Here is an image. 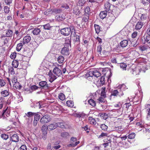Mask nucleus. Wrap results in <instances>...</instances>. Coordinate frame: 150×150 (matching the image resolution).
I'll return each mask as SVG.
<instances>
[{"instance_id":"f257e3e1","label":"nucleus","mask_w":150,"mask_h":150,"mask_svg":"<svg viewBox=\"0 0 150 150\" xmlns=\"http://www.w3.org/2000/svg\"><path fill=\"white\" fill-rule=\"evenodd\" d=\"M53 72L54 74H53L50 71L48 73V75L50 77V81L51 82H53L57 78L56 76H59L62 74L61 70L57 67H55L54 69Z\"/></svg>"},{"instance_id":"f03ea898","label":"nucleus","mask_w":150,"mask_h":150,"mask_svg":"<svg viewBox=\"0 0 150 150\" xmlns=\"http://www.w3.org/2000/svg\"><path fill=\"white\" fill-rule=\"evenodd\" d=\"M101 75V74L96 69H91L88 71L86 74V76L89 80L92 81L93 76L97 78Z\"/></svg>"},{"instance_id":"7ed1b4c3","label":"nucleus","mask_w":150,"mask_h":150,"mask_svg":"<svg viewBox=\"0 0 150 150\" xmlns=\"http://www.w3.org/2000/svg\"><path fill=\"white\" fill-rule=\"evenodd\" d=\"M125 85H122L120 88L114 90H112L111 92V96L120 97L123 96L124 93L123 92V90L124 88L125 87Z\"/></svg>"},{"instance_id":"20e7f679","label":"nucleus","mask_w":150,"mask_h":150,"mask_svg":"<svg viewBox=\"0 0 150 150\" xmlns=\"http://www.w3.org/2000/svg\"><path fill=\"white\" fill-rule=\"evenodd\" d=\"M113 57L111 60V62L113 63L119 64L122 59V56L119 54L114 53Z\"/></svg>"},{"instance_id":"39448f33","label":"nucleus","mask_w":150,"mask_h":150,"mask_svg":"<svg viewBox=\"0 0 150 150\" xmlns=\"http://www.w3.org/2000/svg\"><path fill=\"white\" fill-rule=\"evenodd\" d=\"M141 14L139 20L144 24L148 23L149 22V17L146 13H142Z\"/></svg>"},{"instance_id":"423d86ee","label":"nucleus","mask_w":150,"mask_h":150,"mask_svg":"<svg viewBox=\"0 0 150 150\" xmlns=\"http://www.w3.org/2000/svg\"><path fill=\"white\" fill-rule=\"evenodd\" d=\"M145 67V69L143 70V67H142V68H141L139 67H136L134 69H132V73L133 74L134 76L139 75L142 71H143L144 72H145V70L147 69V68L146 67Z\"/></svg>"},{"instance_id":"0eeeda50","label":"nucleus","mask_w":150,"mask_h":150,"mask_svg":"<svg viewBox=\"0 0 150 150\" xmlns=\"http://www.w3.org/2000/svg\"><path fill=\"white\" fill-rule=\"evenodd\" d=\"M51 118L50 115L46 114L44 115L41 118L40 122L42 124H46L50 122Z\"/></svg>"},{"instance_id":"6e6552de","label":"nucleus","mask_w":150,"mask_h":150,"mask_svg":"<svg viewBox=\"0 0 150 150\" xmlns=\"http://www.w3.org/2000/svg\"><path fill=\"white\" fill-rule=\"evenodd\" d=\"M77 139L76 137H72L70 139V144L68 145V146L74 147L80 143V142L77 141Z\"/></svg>"},{"instance_id":"1a4fd4ad","label":"nucleus","mask_w":150,"mask_h":150,"mask_svg":"<svg viewBox=\"0 0 150 150\" xmlns=\"http://www.w3.org/2000/svg\"><path fill=\"white\" fill-rule=\"evenodd\" d=\"M60 32L61 34L65 36H67L70 34V30L68 28H65L61 29Z\"/></svg>"},{"instance_id":"9d476101","label":"nucleus","mask_w":150,"mask_h":150,"mask_svg":"<svg viewBox=\"0 0 150 150\" xmlns=\"http://www.w3.org/2000/svg\"><path fill=\"white\" fill-rule=\"evenodd\" d=\"M22 59L21 60L17 59V60H13L12 63L13 67L15 68H17L19 62L20 64H21V63H22V62H23Z\"/></svg>"},{"instance_id":"9b49d317","label":"nucleus","mask_w":150,"mask_h":150,"mask_svg":"<svg viewBox=\"0 0 150 150\" xmlns=\"http://www.w3.org/2000/svg\"><path fill=\"white\" fill-rule=\"evenodd\" d=\"M39 84L40 86L46 89H48L49 87V85L47 84V82L45 81H40L39 83Z\"/></svg>"},{"instance_id":"f8f14e48","label":"nucleus","mask_w":150,"mask_h":150,"mask_svg":"<svg viewBox=\"0 0 150 150\" xmlns=\"http://www.w3.org/2000/svg\"><path fill=\"white\" fill-rule=\"evenodd\" d=\"M69 50L68 48L65 47L62 49L61 53L64 55H68L69 54Z\"/></svg>"},{"instance_id":"ddd939ff","label":"nucleus","mask_w":150,"mask_h":150,"mask_svg":"<svg viewBox=\"0 0 150 150\" xmlns=\"http://www.w3.org/2000/svg\"><path fill=\"white\" fill-rule=\"evenodd\" d=\"M25 56L28 57H30L33 54L32 50L28 49L25 50L24 52Z\"/></svg>"},{"instance_id":"4468645a","label":"nucleus","mask_w":150,"mask_h":150,"mask_svg":"<svg viewBox=\"0 0 150 150\" xmlns=\"http://www.w3.org/2000/svg\"><path fill=\"white\" fill-rule=\"evenodd\" d=\"M10 140L12 142H16L18 141L19 137L17 134H13L10 137Z\"/></svg>"},{"instance_id":"2eb2a0df","label":"nucleus","mask_w":150,"mask_h":150,"mask_svg":"<svg viewBox=\"0 0 150 150\" xmlns=\"http://www.w3.org/2000/svg\"><path fill=\"white\" fill-rule=\"evenodd\" d=\"M31 37L29 36H26L24 37L23 39V44L28 43L30 41Z\"/></svg>"},{"instance_id":"dca6fc26","label":"nucleus","mask_w":150,"mask_h":150,"mask_svg":"<svg viewBox=\"0 0 150 150\" xmlns=\"http://www.w3.org/2000/svg\"><path fill=\"white\" fill-rule=\"evenodd\" d=\"M144 24L141 21L138 22L135 25L136 30H139L142 28Z\"/></svg>"},{"instance_id":"f3484780","label":"nucleus","mask_w":150,"mask_h":150,"mask_svg":"<svg viewBox=\"0 0 150 150\" xmlns=\"http://www.w3.org/2000/svg\"><path fill=\"white\" fill-rule=\"evenodd\" d=\"M55 18L58 21H60L64 20L65 19V16L64 14L57 15Z\"/></svg>"},{"instance_id":"a211bd4d","label":"nucleus","mask_w":150,"mask_h":150,"mask_svg":"<svg viewBox=\"0 0 150 150\" xmlns=\"http://www.w3.org/2000/svg\"><path fill=\"white\" fill-rule=\"evenodd\" d=\"M1 96L6 97L9 95V92L8 89V90H4L2 91L1 92Z\"/></svg>"},{"instance_id":"6ab92c4d","label":"nucleus","mask_w":150,"mask_h":150,"mask_svg":"<svg viewBox=\"0 0 150 150\" xmlns=\"http://www.w3.org/2000/svg\"><path fill=\"white\" fill-rule=\"evenodd\" d=\"M57 127L56 123L51 124L47 126V128L50 130H54Z\"/></svg>"},{"instance_id":"aec40b11","label":"nucleus","mask_w":150,"mask_h":150,"mask_svg":"<svg viewBox=\"0 0 150 150\" xmlns=\"http://www.w3.org/2000/svg\"><path fill=\"white\" fill-rule=\"evenodd\" d=\"M1 41L2 44H7L8 42L7 39L6 37L4 36H1L0 38V42ZM1 42H0V43Z\"/></svg>"},{"instance_id":"412c9836","label":"nucleus","mask_w":150,"mask_h":150,"mask_svg":"<svg viewBox=\"0 0 150 150\" xmlns=\"http://www.w3.org/2000/svg\"><path fill=\"white\" fill-rule=\"evenodd\" d=\"M149 48V46L147 45H141L139 47V49L142 52L146 51Z\"/></svg>"},{"instance_id":"4be33fe9","label":"nucleus","mask_w":150,"mask_h":150,"mask_svg":"<svg viewBox=\"0 0 150 150\" xmlns=\"http://www.w3.org/2000/svg\"><path fill=\"white\" fill-rule=\"evenodd\" d=\"M128 44V41L127 40H124L121 41L120 43V46L122 47H126Z\"/></svg>"},{"instance_id":"5701e85b","label":"nucleus","mask_w":150,"mask_h":150,"mask_svg":"<svg viewBox=\"0 0 150 150\" xmlns=\"http://www.w3.org/2000/svg\"><path fill=\"white\" fill-rule=\"evenodd\" d=\"M81 12L78 7L75 6L74 8L73 13L74 14L77 15H79Z\"/></svg>"},{"instance_id":"b1692460","label":"nucleus","mask_w":150,"mask_h":150,"mask_svg":"<svg viewBox=\"0 0 150 150\" xmlns=\"http://www.w3.org/2000/svg\"><path fill=\"white\" fill-rule=\"evenodd\" d=\"M88 121L90 124L93 125H95L96 123L95 119L92 117H89Z\"/></svg>"},{"instance_id":"393cba45","label":"nucleus","mask_w":150,"mask_h":150,"mask_svg":"<svg viewBox=\"0 0 150 150\" xmlns=\"http://www.w3.org/2000/svg\"><path fill=\"white\" fill-rule=\"evenodd\" d=\"M7 150H14L15 148V146L12 143L7 145L6 147Z\"/></svg>"},{"instance_id":"a878e982","label":"nucleus","mask_w":150,"mask_h":150,"mask_svg":"<svg viewBox=\"0 0 150 150\" xmlns=\"http://www.w3.org/2000/svg\"><path fill=\"white\" fill-rule=\"evenodd\" d=\"M40 32L41 30L40 29L35 28L32 31V33L34 35H38L40 34Z\"/></svg>"},{"instance_id":"bb28decb","label":"nucleus","mask_w":150,"mask_h":150,"mask_svg":"<svg viewBox=\"0 0 150 150\" xmlns=\"http://www.w3.org/2000/svg\"><path fill=\"white\" fill-rule=\"evenodd\" d=\"M111 5L109 2H107L105 4V10L107 11H109L110 10Z\"/></svg>"},{"instance_id":"cd10ccee","label":"nucleus","mask_w":150,"mask_h":150,"mask_svg":"<svg viewBox=\"0 0 150 150\" xmlns=\"http://www.w3.org/2000/svg\"><path fill=\"white\" fill-rule=\"evenodd\" d=\"M38 44L35 41H33L30 44L29 46L32 49H35L37 47Z\"/></svg>"},{"instance_id":"c85d7f7f","label":"nucleus","mask_w":150,"mask_h":150,"mask_svg":"<svg viewBox=\"0 0 150 150\" xmlns=\"http://www.w3.org/2000/svg\"><path fill=\"white\" fill-rule=\"evenodd\" d=\"M107 12L105 10L100 12L99 14V16L101 18L103 19L106 17L107 15Z\"/></svg>"},{"instance_id":"c756f323","label":"nucleus","mask_w":150,"mask_h":150,"mask_svg":"<svg viewBox=\"0 0 150 150\" xmlns=\"http://www.w3.org/2000/svg\"><path fill=\"white\" fill-rule=\"evenodd\" d=\"M102 91L100 94V96L106 98V95L105 93L106 88L105 87H102Z\"/></svg>"},{"instance_id":"7c9ffc66","label":"nucleus","mask_w":150,"mask_h":150,"mask_svg":"<svg viewBox=\"0 0 150 150\" xmlns=\"http://www.w3.org/2000/svg\"><path fill=\"white\" fill-rule=\"evenodd\" d=\"M64 57L62 55H60L57 58V61L59 64L63 63L64 61Z\"/></svg>"},{"instance_id":"2f4dec72","label":"nucleus","mask_w":150,"mask_h":150,"mask_svg":"<svg viewBox=\"0 0 150 150\" xmlns=\"http://www.w3.org/2000/svg\"><path fill=\"white\" fill-rule=\"evenodd\" d=\"M13 32L12 30L8 29L6 31V36L7 37H11L12 36Z\"/></svg>"},{"instance_id":"473e14b6","label":"nucleus","mask_w":150,"mask_h":150,"mask_svg":"<svg viewBox=\"0 0 150 150\" xmlns=\"http://www.w3.org/2000/svg\"><path fill=\"white\" fill-rule=\"evenodd\" d=\"M141 3L144 6H146L150 3V0H141Z\"/></svg>"},{"instance_id":"72a5a7b5","label":"nucleus","mask_w":150,"mask_h":150,"mask_svg":"<svg viewBox=\"0 0 150 150\" xmlns=\"http://www.w3.org/2000/svg\"><path fill=\"white\" fill-rule=\"evenodd\" d=\"M99 115L103 119L106 120L108 118V116L107 114L105 113H100Z\"/></svg>"},{"instance_id":"f704fd0d","label":"nucleus","mask_w":150,"mask_h":150,"mask_svg":"<svg viewBox=\"0 0 150 150\" xmlns=\"http://www.w3.org/2000/svg\"><path fill=\"white\" fill-rule=\"evenodd\" d=\"M119 66H120V68L122 69L123 70H126L127 65L126 63H119Z\"/></svg>"},{"instance_id":"c9c22d12","label":"nucleus","mask_w":150,"mask_h":150,"mask_svg":"<svg viewBox=\"0 0 150 150\" xmlns=\"http://www.w3.org/2000/svg\"><path fill=\"white\" fill-rule=\"evenodd\" d=\"M94 26L96 33L98 34L100 31V26L96 24H95Z\"/></svg>"},{"instance_id":"e433bc0d","label":"nucleus","mask_w":150,"mask_h":150,"mask_svg":"<svg viewBox=\"0 0 150 150\" xmlns=\"http://www.w3.org/2000/svg\"><path fill=\"white\" fill-rule=\"evenodd\" d=\"M108 127L105 124H101L100 126V128L104 131H107L108 129Z\"/></svg>"},{"instance_id":"4c0bfd02","label":"nucleus","mask_w":150,"mask_h":150,"mask_svg":"<svg viewBox=\"0 0 150 150\" xmlns=\"http://www.w3.org/2000/svg\"><path fill=\"white\" fill-rule=\"evenodd\" d=\"M8 72L11 75H14L15 74V71L13 68L12 67H10L8 69Z\"/></svg>"},{"instance_id":"58836bf2","label":"nucleus","mask_w":150,"mask_h":150,"mask_svg":"<svg viewBox=\"0 0 150 150\" xmlns=\"http://www.w3.org/2000/svg\"><path fill=\"white\" fill-rule=\"evenodd\" d=\"M115 130L118 131V132H120L122 131L123 130V126L121 125L117 127H115Z\"/></svg>"},{"instance_id":"ea45409f","label":"nucleus","mask_w":150,"mask_h":150,"mask_svg":"<svg viewBox=\"0 0 150 150\" xmlns=\"http://www.w3.org/2000/svg\"><path fill=\"white\" fill-rule=\"evenodd\" d=\"M58 98L60 100L62 101L64 100L65 99V96L62 93H60L59 94Z\"/></svg>"},{"instance_id":"a19ab883","label":"nucleus","mask_w":150,"mask_h":150,"mask_svg":"<svg viewBox=\"0 0 150 150\" xmlns=\"http://www.w3.org/2000/svg\"><path fill=\"white\" fill-rule=\"evenodd\" d=\"M66 104L67 106L70 107H72L74 105V103L72 100H68L66 102Z\"/></svg>"},{"instance_id":"79ce46f5","label":"nucleus","mask_w":150,"mask_h":150,"mask_svg":"<svg viewBox=\"0 0 150 150\" xmlns=\"http://www.w3.org/2000/svg\"><path fill=\"white\" fill-rule=\"evenodd\" d=\"M4 11L5 14H8L10 12L9 7L6 6H4Z\"/></svg>"},{"instance_id":"37998d69","label":"nucleus","mask_w":150,"mask_h":150,"mask_svg":"<svg viewBox=\"0 0 150 150\" xmlns=\"http://www.w3.org/2000/svg\"><path fill=\"white\" fill-rule=\"evenodd\" d=\"M136 136V134L133 132L129 134L127 137L129 139H132L135 138Z\"/></svg>"},{"instance_id":"c03bdc74","label":"nucleus","mask_w":150,"mask_h":150,"mask_svg":"<svg viewBox=\"0 0 150 150\" xmlns=\"http://www.w3.org/2000/svg\"><path fill=\"white\" fill-rule=\"evenodd\" d=\"M39 113V112H35V115H34V120H37L39 121V119L40 118V115H39L38 114Z\"/></svg>"},{"instance_id":"a18cd8bd","label":"nucleus","mask_w":150,"mask_h":150,"mask_svg":"<svg viewBox=\"0 0 150 150\" xmlns=\"http://www.w3.org/2000/svg\"><path fill=\"white\" fill-rule=\"evenodd\" d=\"M88 102L89 104L92 106L94 107L96 106V102L93 99H90L88 100Z\"/></svg>"},{"instance_id":"49530a36","label":"nucleus","mask_w":150,"mask_h":150,"mask_svg":"<svg viewBox=\"0 0 150 150\" xmlns=\"http://www.w3.org/2000/svg\"><path fill=\"white\" fill-rule=\"evenodd\" d=\"M105 98L103 97L100 96L98 99L99 103H105L106 102V100L105 99Z\"/></svg>"},{"instance_id":"de8ad7c7","label":"nucleus","mask_w":150,"mask_h":150,"mask_svg":"<svg viewBox=\"0 0 150 150\" xmlns=\"http://www.w3.org/2000/svg\"><path fill=\"white\" fill-rule=\"evenodd\" d=\"M108 54V51L105 50H104L102 51V52H101V54H100L99 55H100L101 57H104L107 56Z\"/></svg>"},{"instance_id":"09e8293b","label":"nucleus","mask_w":150,"mask_h":150,"mask_svg":"<svg viewBox=\"0 0 150 150\" xmlns=\"http://www.w3.org/2000/svg\"><path fill=\"white\" fill-rule=\"evenodd\" d=\"M23 47L22 43H19L17 45L16 47V50L18 51H19L21 50Z\"/></svg>"},{"instance_id":"8fccbe9b","label":"nucleus","mask_w":150,"mask_h":150,"mask_svg":"<svg viewBox=\"0 0 150 150\" xmlns=\"http://www.w3.org/2000/svg\"><path fill=\"white\" fill-rule=\"evenodd\" d=\"M43 27V28L45 30H49L52 27L51 26L49 23L47 24L42 26Z\"/></svg>"},{"instance_id":"3c124183","label":"nucleus","mask_w":150,"mask_h":150,"mask_svg":"<svg viewBox=\"0 0 150 150\" xmlns=\"http://www.w3.org/2000/svg\"><path fill=\"white\" fill-rule=\"evenodd\" d=\"M57 127H59L62 128H64L65 127V126L62 122H59L56 123Z\"/></svg>"},{"instance_id":"603ef678","label":"nucleus","mask_w":150,"mask_h":150,"mask_svg":"<svg viewBox=\"0 0 150 150\" xmlns=\"http://www.w3.org/2000/svg\"><path fill=\"white\" fill-rule=\"evenodd\" d=\"M114 106L117 109L121 108L122 106V105L120 102H118L114 105Z\"/></svg>"},{"instance_id":"864d4df0","label":"nucleus","mask_w":150,"mask_h":150,"mask_svg":"<svg viewBox=\"0 0 150 150\" xmlns=\"http://www.w3.org/2000/svg\"><path fill=\"white\" fill-rule=\"evenodd\" d=\"M1 137L4 140H7L8 138V136L5 134H3L1 135Z\"/></svg>"},{"instance_id":"5fc2aeb1","label":"nucleus","mask_w":150,"mask_h":150,"mask_svg":"<svg viewBox=\"0 0 150 150\" xmlns=\"http://www.w3.org/2000/svg\"><path fill=\"white\" fill-rule=\"evenodd\" d=\"M85 2V0H79L77 5L79 6H82L83 5Z\"/></svg>"},{"instance_id":"6e6d98bb","label":"nucleus","mask_w":150,"mask_h":150,"mask_svg":"<svg viewBox=\"0 0 150 150\" xmlns=\"http://www.w3.org/2000/svg\"><path fill=\"white\" fill-rule=\"evenodd\" d=\"M89 15L84 14L83 20L85 22L88 21L89 19Z\"/></svg>"},{"instance_id":"4d7b16f0","label":"nucleus","mask_w":150,"mask_h":150,"mask_svg":"<svg viewBox=\"0 0 150 150\" xmlns=\"http://www.w3.org/2000/svg\"><path fill=\"white\" fill-rule=\"evenodd\" d=\"M90 8L89 7H86L84 10V14L89 15V13H90Z\"/></svg>"},{"instance_id":"13d9d810","label":"nucleus","mask_w":150,"mask_h":150,"mask_svg":"<svg viewBox=\"0 0 150 150\" xmlns=\"http://www.w3.org/2000/svg\"><path fill=\"white\" fill-rule=\"evenodd\" d=\"M108 134L107 133L102 132L99 136L98 138H100L105 137H108Z\"/></svg>"},{"instance_id":"bf43d9fd","label":"nucleus","mask_w":150,"mask_h":150,"mask_svg":"<svg viewBox=\"0 0 150 150\" xmlns=\"http://www.w3.org/2000/svg\"><path fill=\"white\" fill-rule=\"evenodd\" d=\"M145 41L148 43H150V35H148L144 38Z\"/></svg>"},{"instance_id":"052dcab7","label":"nucleus","mask_w":150,"mask_h":150,"mask_svg":"<svg viewBox=\"0 0 150 150\" xmlns=\"http://www.w3.org/2000/svg\"><path fill=\"white\" fill-rule=\"evenodd\" d=\"M69 135V133L66 132H62L61 134V137L64 138L66 137Z\"/></svg>"},{"instance_id":"680f3d73","label":"nucleus","mask_w":150,"mask_h":150,"mask_svg":"<svg viewBox=\"0 0 150 150\" xmlns=\"http://www.w3.org/2000/svg\"><path fill=\"white\" fill-rule=\"evenodd\" d=\"M111 140L110 138L108 137L107 138L105 139L104 140L105 143H108V144H110L111 142Z\"/></svg>"},{"instance_id":"e2e57ef3","label":"nucleus","mask_w":150,"mask_h":150,"mask_svg":"<svg viewBox=\"0 0 150 150\" xmlns=\"http://www.w3.org/2000/svg\"><path fill=\"white\" fill-rule=\"evenodd\" d=\"M100 81L102 85L104 84L105 82L104 76H103L101 77L100 79Z\"/></svg>"},{"instance_id":"0e129e2a","label":"nucleus","mask_w":150,"mask_h":150,"mask_svg":"<svg viewBox=\"0 0 150 150\" xmlns=\"http://www.w3.org/2000/svg\"><path fill=\"white\" fill-rule=\"evenodd\" d=\"M35 113V112H28L26 114V115L28 117H31L34 115Z\"/></svg>"},{"instance_id":"69168bd1","label":"nucleus","mask_w":150,"mask_h":150,"mask_svg":"<svg viewBox=\"0 0 150 150\" xmlns=\"http://www.w3.org/2000/svg\"><path fill=\"white\" fill-rule=\"evenodd\" d=\"M103 74H104V76H106L107 77V76H106L107 74H109L111 73L110 71V70H107L106 71L105 69H103L102 71Z\"/></svg>"},{"instance_id":"338daca9","label":"nucleus","mask_w":150,"mask_h":150,"mask_svg":"<svg viewBox=\"0 0 150 150\" xmlns=\"http://www.w3.org/2000/svg\"><path fill=\"white\" fill-rule=\"evenodd\" d=\"M85 116V115L84 113H76V116L78 117H83L84 116Z\"/></svg>"},{"instance_id":"774afa93","label":"nucleus","mask_w":150,"mask_h":150,"mask_svg":"<svg viewBox=\"0 0 150 150\" xmlns=\"http://www.w3.org/2000/svg\"><path fill=\"white\" fill-rule=\"evenodd\" d=\"M6 84V83L4 80L2 79H0V86H4Z\"/></svg>"}]
</instances>
